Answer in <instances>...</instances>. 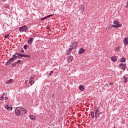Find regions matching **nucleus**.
I'll list each match as a JSON object with an SVG mask.
<instances>
[{"instance_id": "nucleus-17", "label": "nucleus", "mask_w": 128, "mask_h": 128, "mask_svg": "<svg viewBox=\"0 0 128 128\" xmlns=\"http://www.w3.org/2000/svg\"><path fill=\"white\" fill-rule=\"evenodd\" d=\"M126 58L124 57H122L120 58V62H126Z\"/></svg>"}, {"instance_id": "nucleus-7", "label": "nucleus", "mask_w": 128, "mask_h": 128, "mask_svg": "<svg viewBox=\"0 0 128 128\" xmlns=\"http://www.w3.org/2000/svg\"><path fill=\"white\" fill-rule=\"evenodd\" d=\"M34 76H32L31 78L29 80V84H30L31 86H32V84L34 83Z\"/></svg>"}, {"instance_id": "nucleus-24", "label": "nucleus", "mask_w": 128, "mask_h": 128, "mask_svg": "<svg viewBox=\"0 0 128 128\" xmlns=\"http://www.w3.org/2000/svg\"><path fill=\"white\" fill-rule=\"evenodd\" d=\"M28 45L25 44L24 46V50H28Z\"/></svg>"}, {"instance_id": "nucleus-33", "label": "nucleus", "mask_w": 128, "mask_h": 128, "mask_svg": "<svg viewBox=\"0 0 128 128\" xmlns=\"http://www.w3.org/2000/svg\"><path fill=\"white\" fill-rule=\"evenodd\" d=\"M8 36H10V34H8L7 35L4 36V38H8Z\"/></svg>"}, {"instance_id": "nucleus-3", "label": "nucleus", "mask_w": 128, "mask_h": 128, "mask_svg": "<svg viewBox=\"0 0 128 128\" xmlns=\"http://www.w3.org/2000/svg\"><path fill=\"white\" fill-rule=\"evenodd\" d=\"M28 30V27H26V26H24L19 28V32H26V30Z\"/></svg>"}, {"instance_id": "nucleus-22", "label": "nucleus", "mask_w": 128, "mask_h": 128, "mask_svg": "<svg viewBox=\"0 0 128 128\" xmlns=\"http://www.w3.org/2000/svg\"><path fill=\"white\" fill-rule=\"evenodd\" d=\"M10 8V4H4V8Z\"/></svg>"}, {"instance_id": "nucleus-43", "label": "nucleus", "mask_w": 128, "mask_h": 128, "mask_svg": "<svg viewBox=\"0 0 128 128\" xmlns=\"http://www.w3.org/2000/svg\"><path fill=\"white\" fill-rule=\"evenodd\" d=\"M110 86H114V83H112V82H110Z\"/></svg>"}, {"instance_id": "nucleus-16", "label": "nucleus", "mask_w": 128, "mask_h": 128, "mask_svg": "<svg viewBox=\"0 0 128 128\" xmlns=\"http://www.w3.org/2000/svg\"><path fill=\"white\" fill-rule=\"evenodd\" d=\"M33 40H34V39L32 38H30L28 40V44H31Z\"/></svg>"}, {"instance_id": "nucleus-32", "label": "nucleus", "mask_w": 128, "mask_h": 128, "mask_svg": "<svg viewBox=\"0 0 128 128\" xmlns=\"http://www.w3.org/2000/svg\"><path fill=\"white\" fill-rule=\"evenodd\" d=\"M123 78H124V80H128V78L126 76H124Z\"/></svg>"}, {"instance_id": "nucleus-37", "label": "nucleus", "mask_w": 128, "mask_h": 128, "mask_svg": "<svg viewBox=\"0 0 128 128\" xmlns=\"http://www.w3.org/2000/svg\"><path fill=\"white\" fill-rule=\"evenodd\" d=\"M15 54H17L18 56H20V54L18 53V52H16Z\"/></svg>"}, {"instance_id": "nucleus-5", "label": "nucleus", "mask_w": 128, "mask_h": 128, "mask_svg": "<svg viewBox=\"0 0 128 128\" xmlns=\"http://www.w3.org/2000/svg\"><path fill=\"white\" fill-rule=\"evenodd\" d=\"M78 42L74 41L72 43V46H70V48H72L74 50L76 48V46H78Z\"/></svg>"}, {"instance_id": "nucleus-46", "label": "nucleus", "mask_w": 128, "mask_h": 128, "mask_svg": "<svg viewBox=\"0 0 128 128\" xmlns=\"http://www.w3.org/2000/svg\"><path fill=\"white\" fill-rule=\"evenodd\" d=\"M6 0H2V2H6Z\"/></svg>"}, {"instance_id": "nucleus-44", "label": "nucleus", "mask_w": 128, "mask_h": 128, "mask_svg": "<svg viewBox=\"0 0 128 128\" xmlns=\"http://www.w3.org/2000/svg\"><path fill=\"white\" fill-rule=\"evenodd\" d=\"M124 82L126 83V82H128V80H124Z\"/></svg>"}, {"instance_id": "nucleus-36", "label": "nucleus", "mask_w": 128, "mask_h": 128, "mask_svg": "<svg viewBox=\"0 0 128 128\" xmlns=\"http://www.w3.org/2000/svg\"><path fill=\"white\" fill-rule=\"evenodd\" d=\"M46 16L44 17V18H41L40 20H46Z\"/></svg>"}, {"instance_id": "nucleus-13", "label": "nucleus", "mask_w": 128, "mask_h": 128, "mask_svg": "<svg viewBox=\"0 0 128 128\" xmlns=\"http://www.w3.org/2000/svg\"><path fill=\"white\" fill-rule=\"evenodd\" d=\"M28 116L31 120H36V116H34V115L30 114Z\"/></svg>"}, {"instance_id": "nucleus-49", "label": "nucleus", "mask_w": 128, "mask_h": 128, "mask_svg": "<svg viewBox=\"0 0 128 128\" xmlns=\"http://www.w3.org/2000/svg\"><path fill=\"white\" fill-rule=\"evenodd\" d=\"M115 127L114 126V128Z\"/></svg>"}, {"instance_id": "nucleus-29", "label": "nucleus", "mask_w": 128, "mask_h": 128, "mask_svg": "<svg viewBox=\"0 0 128 128\" xmlns=\"http://www.w3.org/2000/svg\"><path fill=\"white\" fill-rule=\"evenodd\" d=\"M52 74H54V72L51 71L49 74V76H52Z\"/></svg>"}, {"instance_id": "nucleus-18", "label": "nucleus", "mask_w": 128, "mask_h": 128, "mask_svg": "<svg viewBox=\"0 0 128 128\" xmlns=\"http://www.w3.org/2000/svg\"><path fill=\"white\" fill-rule=\"evenodd\" d=\"M80 8V10L81 12H84V5L82 4Z\"/></svg>"}, {"instance_id": "nucleus-11", "label": "nucleus", "mask_w": 128, "mask_h": 128, "mask_svg": "<svg viewBox=\"0 0 128 128\" xmlns=\"http://www.w3.org/2000/svg\"><path fill=\"white\" fill-rule=\"evenodd\" d=\"M72 60H74V56H70L68 58L67 62H72Z\"/></svg>"}, {"instance_id": "nucleus-41", "label": "nucleus", "mask_w": 128, "mask_h": 128, "mask_svg": "<svg viewBox=\"0 0 128 128\" xmlns=\"http://www.w3.org/2000/svg\"><path fill=\"white\" fill-rule=\"evenodd\" d=\"M6 94H8L7 92H4L3 93V96H6Z\"/></svg>"}, {"instance_id": "nucleus-8", "label": "nucleus", "mask_w": 128, "mask_h": 128, "mask_svg": "<svg viewBox=\"0 0 128 128\" xmlns=\"http://www.w3.org/2000/svg\"><path fill=\"white\" fill-rule=\"evenodd\" d=\"M14 62V60H12V58H10V59L6 62L5 66H9V64H10L12 62Z\"/></svg>"}, {"instance_id": "nucleus-48", "label": "nucleus", "mask_w": 128, "mask_h": 128, "mask_svg": "<svg viewBox=\"0 0 128 128\" xmlns=\"http://www.w3.org/2000/svg\"><path fill=\"white\" fill-rule=\"evenodd\" d=\"M125 8H126V6H125Z\"/></svg>"}, {"instance_id": "nucleus-35", "label": "nucleus", "mask_w": 128, "mask_h": 128, "mask_svg": "<svg viewBox=\"0 0 128 128\" xmlns=\"http://www.w3.org/2000/svg\"><path fill=\"white\" fill-rule=\"evenodd\" d=\"M4 100V96H1L0 98V100Z\"/></svg>"}, {"instance_id": "nucleus-28", "label": "nucleus", "mask_w": 128, "mask_h": 128, "mask_svg": "<svg viewBox=\"0 0 128 128\" xmlns=\"http://www.w3.org/2000/svg\"><path fill=\"white\" fill-rule=\"evenodd\" d=\"M118 28L117 26H116V25H112V26H111V28Z\"/></svg>"}, {"instance_id": "nucleus-34", "label": "nucleus", "mask_w": 128, "mask_h": 128, "mask_svg": "<svg viewBox=\"0 0 128 128\" xmlns=\"http://www.w3.org/2000/svg\"><path fill=\"white\" fill-rule=\"evenodd\" d=\"M20 60H18L17 62H16V64H20Z\"/></svg>"}, {"instance_id": "nucleus-20", "label": "nucleus", "mask_w": 128, "mask_h": 128, "mask_svg": "<svg viewBox=\"0 0 128 128\" xmlns=\"http://www.w3.org/2000/svg\"><path fill=\"white\" fill-rule=\"evenodd\" d=\"M14 82V80L12 79H10V80H8V81H7V84H12V82Z\"/></svg>"}, {"instance_id": "nucleus-15", "label": "nucleus", "mask_w": 128, "mask_h": 128, "mask_svg": "<svg viewBox=\"0 0 128 128\" xmlns=\"http://www.w3.org/2000/svg\"><path fill=\"white\" fill-rule=\"evenodd\" d=\"M5 108H6L8 110H12V107H10L8 106V105L5 106Z\"/></svg>"}, {"instance_id": "nucleus-47", "label": "nucleus", "mask_w": 128, "mask_h": 128, "mask_svg": "<svg viewBox=\"0 0 128 128\" xmlns=\"http://www.w3.org/2000/svg\"><path fill=\"white\" fill-rule=\"evenodd\" d=\"M127 6H128V2H127Z\"/></svg>"}, {"instance_id": "nucleus-1", "label": "nucleus", "mask_w": 128, "mask_h": 128, "mask_svg": "<svg viewBox=\"0 0 128 128\" xmlns=\"http://www.w3.org/2000/svg\"><path fill=\"white\" fill-rule=\"evenodd\" d=\"M26 110L22 108V107H16L15 109V114L18 116H23L24 114H26Z\"/></svg>"}, {"instance_id": "nucleus-2", "label": "nucleus", "mask_w": 128, "mask_h": 128, "mask_svg": "<svg viewBox=\"0 0 128 128\" xmlns=\"http://www.w3.org/2000/svg\"><path fill=\"white\" fill-rule=\"evenodd\" d=\"M100 106H96L94 108V112H92L90 114L91 118H96V120H98V118L99 116V114L100 112Z\"/></svg>"}, {"instance_id": "nucleus-10", "label": "nucleus", "mask_w": 128, "mask_h": 128, "mask_svg": "<svg viewBox=\"0 0 128 128\" xmlns=\"http://www.w3.org/2000/svg\"><path fill=\"white\" fill-rule=\"evenodd\" d=\"M124 46H126V44H128V38L126 37H125L124 40L123 42Z\"/></svg>"}, {"instance_id": "nucleus-19", "label": "nucleus", "mask_w": 128, "mask_h": 128, "mask_svg": "<svg viewBox=\"0 0 128 128\" xmlns=\"http://www.w3.org/2000/svg\"><path fill=\"white\" fill-rule=\"evenodd\" d=\"M18 58V56H16L15 54H13L12 57L11 58H12V60H16V58Z\"/></svg>"}, {"instance_id": "nucleus-31", "label": "nucleus", "mask_w": 128, "mask_h": 128, "mask_svg": "<svg viewBox=\"0 0 128 128\" xmlns=\"http://www.w3.org/2000/svg\"><path fill=\"white\" fill-rule=\"evenodd\" d=\"M20 52H24V48H21L20 50Z\"/></svg>"}, {"instance_id": "nucleus-25", "label": "nucleus", "mask_w": 128, "mask_h": 128, "mask_svg": "<svg viewBox=\"0 0 128 128\" xmlns=\"http://www.w3.org/2000/svg\"><path fill=\"white\" fill-rule=\"evenodd\" d=\"M117 28H120V26H122V24H120V23H118V24H116Z\"/></svg>"}, {"instance_id": "nucleus-26", "label": "nucleus", "mask_w": 128, "mask_h": 128, "mask_svg": "<svg viewBox=\"0 0 128 128\" xmlns=\"http://www.w3.org/2000/svg\"><path fill=\"white\" fill-rule=\"evenodd\" d=\"M120 50V46H118L116 48V52H118V50Z\"/></svg>"}, {"instance_id": "nucleus-23", "label": "nucleus", "mask_w": 128, "mask_h": 128, "mask_svg": "<svg viewBox=\"0 0 128 128\" xmlns=\"http://www.w3.org/2000/svg\"><path fill=\"white\" fill-rule=\"evenodd\" d=\"M114 24H116V26L117 24H120V22L118 21L115 20L114 22Z\"/></svg>"}, {"instance_id": "nucleus-40", "label": "nucleus", "mask_w": 128, "mask_h": 128, "mask_svg": "<svg viewBox=\"0 0 128 128\" xmlns=\"http://www.w3.org/2000/svg\"><path fill=\"white\" fill-rule=\"evenodd\" d=\"M98 114H99L98 118H100V114H102V112H100Z\"/></svg>"}, {"instance_id": "nucleus-12", "label": "nucleus", "mask_w": 128, "mask_h": 128, "mask_svg": "<svg viewBox=\"0 0 128 128\" xmlns=\"http://www.w3.org/2000/svg\"><path fill=\"white\" fill-rule=\"evenodd\" d=\"M85 51H86V50H84V48H80L79 50L78 53L80 54H84V52Z\"/></svg>"}, {"instance_id": "nucleus-4", "label": "nucleus", "mask_w": 128, "mask_h": 128, "mask_svg": "<svg viewBox=\"0 0 128 128\" xmlns=\"http://www.w3.org/2000/svg\"><path fill=\"white\" fill-rule=\"evenodd\" d=\"M119 66H120L121 70H126V64L121 63L119 64Z\"/></svg>"}, {"instance_id": "nucleus-45", "label": "nucleus", "mask_w": 128, "mask_h": 128, "mask_svg": "<svg viewBox=\"0 0 128 128\" xmlns=\"http://www.w3.org/2000/svg\"><path fill=\"white\" fill-rule=\"evenodd\" d=\"M25 82L26 84H28V80H25V82Z\"/></svg>"}, {"instance_id": "nucleus-9", "label": "nucleus", "mask_w": 128, "mask_h": 128, "mask_svg": "<svg viewBox=\"0 0 128 128\" xmlns=\"http://www.w3.org/2000/svg\"><path fill=\"white\" fill-rule=\"evenodd\" d=\"M111 60L113 62H116V60H118V56H113L110 58Z\"/></svg>"}, {"instance_id": "nucleus-38", "label": "nucleus", "mask_w": 128, "mask_h": 128, "mask_svg": "<svg viewBox=\"0 0 128 128\" xmlns=\"http://www.w3.org/2000/svg\"><path fill=\"white\" fill-rule=\"evenodd\" d=\"M70 52L68 51V50L67 52H66V54H70Z\"/></svg>"}, {"instance_id": "nucleus-14", "label": "nucleus", "mask_w": 128, "mask_h": 128, "mask_svg": "<svg viewBox=\"0 0 128 128\" xmlns=\"http://www.w3.org/2000/svg\"><path fill=\"white\" fill-rule=\"evenodd\" d=\"M79 90L81 91V92H83V90H84V86L82 85H80L79 86Z\"/></svg>"}, {"instance_id": "nucleus-30", "label": "nucleus", "mask_w": 128, "mask_h": 128, "mask_svg": "<svg viewBox=\"0 0 128 128\" xmlns=\"http://www.w3.org/2000/svg\"><path fill=\"white\" fill-rule=\"evenodd\" d=\"M72 50H74V48H72V47H70V48L68 50L70 52H72Z\"/></svg>"}, {"instance_id": "nucleus-39", "label": "nucleus", "mask_w": 128, "mask_h": 128, "mask_svg": "<svg viewBox=\"0 0 128 128\" xmlns=\"http://www.w3.org/2000/svg\"><path fill=\"white\" fill-rule=\"evenodd\" d=\"M4 100H8V96L5 97Z\"/></svg>"}, {"instance_id": "nucleus-27", "label": "nucleus", "mask_w": 128, "mask_h": 128, "mask_svg": "<svg viewBox=\"0 0 128 128\" xmlns=\"http://www.w3.org/2000/svg\"><path fill=\"white\" fill-rule=\"evenodd\" d=\"M54 16V14H50V15H48L47 16H46V18H50V16Z\"/></svg>"}, {"instance_id": "nucleus-6", "label": "nucleus", "mask_w": 128, "mask_h": 128, "mask_svg": "<svg viewBox=\"0 0 128 128\" xmlns=\"http://www.w3.org/2000/svg\"><path fill=\"white\" fill-rule=\"evenodd\" d=\"M30 58V56L24 54H20V56H18V58Z\"/></svg>"}, {"instance_id": "nucleus-42", "label": "nucleus", "mask_w": 128, "mask_h": 128, "mask_svg": "<svg viewBox=\"0 0 128 128\" xmlns=\"http://www.w3.org/2000/svg\"><path fill=\"white\" fill-rule=\"evenodd\" d=\"M46 29L48 30H50V27H47L46 28Z\"/></svg>"}, {"instance_id": "nucleus-21", "label": "nucleus", "mask_w": 128, "mask_h": 128, "mask_svg": "<svg viewBox=\"0 0 128 128\" xmlns=\"http://www.w3.org/2000/svg\"><path fill=\"white\" fill-rule=\"evenodd\" d=\"M16 64H18L16 63V62H14L12 63V64H11V66H12V67H14V66H16Z\"/></svg>"}]
</instances>
